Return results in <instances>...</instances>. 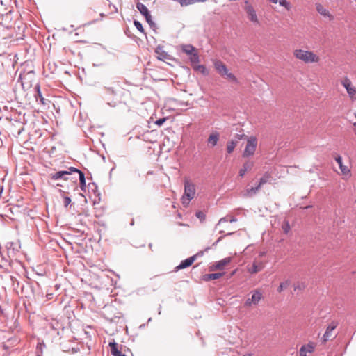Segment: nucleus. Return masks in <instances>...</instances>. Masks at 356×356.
<instances>
[{"label":"nucleus","mask_w":356,"mask_h":356,"mask_svg":"<svg viewBox=\"0 0 356 356\" xmlns=\"http://www.w3.org/2000/svg\"><path fill=\"white\" fill-rule=\"evenodd\" d=\"M125 90L119 81H115L111 86H104L102 92V98L110 107L114 108L122 102Z\"/></svg>","instance_id":"nucleus-1"},{"label":"nucleus","mask_w":356,"mask_h":356,"mask_svg":"<svg viewBox=\"0 0 356 356\" xmlns=\"http://www.w3.org/2000/svg\"><path fill=\"white\" fill-rule=\"evenodd\" d=\"M293 56L296 58L304 62L305 63H318L319 57L313 51H307L301 49H296L293 51Z\"/></svg>","instance_id":"nucleus-2"},{"label":"nucleus","mask_w":356,"mask_h":356,"mask_svg":"<svg viewBox=\"0 0 356 356\" xmlns=\"http://www.w3.org/2000/svg\"><path fill=\"white\" fill-rule=\"evenodd\" d=\"M257 145L256 137L251 136L248 138L246 147L243 153V157H248L254 154Z\"/></svg>","instance_id":"nucleus-3"},{"label":"nucleus","mask_w":356,"mask_h":356,"mask_svg":"<svg viewBox=\"0 0 356 356\" xmlns=\"http://www.w3.org/2000/svg\"><path fill=\"white\" fill-rule=\"evenodd\" d=\"M195 186L188 180L184 181V195L183 196V203H185L186 198L188 203L195 197Z\"/></svg>","instance_id":"nucleus-4"},{"label":"nucleus","mask_w":356,"mask_h":356,"mask_svg":"<svg viewBox=\"0 0 356 356\" xmlns=\"http://www.w3.org/2000/svg\"><path fill=\"white\" fill-rule=\"evenodd\" d=\"M136 8L140 14L145 17L146 22L149 24L150 27L154 29L156 28V24L153 22L147 6L145 4L138 2L136 3Z\"/></svg>","instance_id":"nucleus-5"},{"label":"nucleus","mask_w":356,"mask_h":356,"mask_svg":"<svg viewBox=\"0 0 356 356\" xmlns=\"http://www.w3.org/2000/svg\"><path fill=\"white\" fill-rule=\"evenodd\" d=\"M316 348V343L309 342L303 344L299 350V356H312Z\"/></svg>","instance_id":"nucleus-6"},{"label":"nucleus","mask_w":356,"mask_h":356,"mask_svg":"<svg viewBox=\"0 0 356 356\" xmlns=\"http://www.w3.org/2000/svg\"><path fill=\"white\" fill-rule=\"evenodd\" d=\"M203 253H204L203 252H197V254H194L193 256L190 257L181 261V263L177 266L175 267V271L177 272L179 270L184 269L187 267L191 266L193 264V263L195 261L197 257L202 256Z\"/></svg>","instance_id":"nucleus-7"},{"label":"nucleus","mask_w":356,"mask_h":356,"mask_svg":"<svg viewBox=\"0 0 356 356\" xmlns=\"http://www.w3.org/2000/svg\"><path fill=\"white\" fill-rule=\"evenodd\" d=\"M245 10L248 15V17L250 22H252L254 24H259V22L257 17V15L256 14V11L253 6L248 3V1H245Z\"/></svg>","instance_id":"nucleus-8"},{"label":"nucleus","mask_w":356,"mask_h":356,"mask_svg":"<svg viewBox=\"0 0 356 356\" xmlns=\"http://www.w3.org/2000/svg\"><path fill=\"white\" fill-rule=\"evenodd\" d=\"M251 293V298H248L245 302V307H251L252 305H257L263 298L262 293L259 290L252 291Z\"/></svg>","instance_id":"nucleus-9"},{"label":"nucleus","mask_w":356,"mask_h":356,"mask_svg":"<svg viewBox=\"0 0 356 356\" xmlns=\"http://www.w3.org/2000/svg\"><path fill=\"white\" fill-rule=\"evenodd\" d=\"M342 85L346 89V91L349 95V97L352 99H356V89L355 87L352 86L351 81L348 78H345L342 82Z\"/></svg>","instance_id":"nucleus-10"},{"label":"nucleus","mask_w":356,"mask_h":356,"mask_svg":"<svg viewBox=\"0 0 356 356\" xmlns=\"http://www.w3.org/2000/svg\"><path fill=\"white\" fill-rule=\"evenodd\" d=\"M213 64L216 70L221 76H225L227 74V67L221 60H213Z\"/></svg>","instance_id":"nucleus-11"},{"label":"nucleus","mask_w":356,"mask_h":356,"mask_svg":"<svg viewBox=\"0 0 356 356\" xmlns=\"http://www.w3.org/2000/svg\"><path fill=\"white\" fill-rule=\"evenodd\" d=\"M155 52L157 54V58L159 60H172L171 56L170 54H168L166 51H165L163 50V47H158L156 49Z\"/></svg>","instance_id":"nucleus-12"},{"label":"nucleus","mask_w":356,"mask_h":356,"mask_svg":"<svg viewBox=\"0 0 356 356\" xmlns=\"http://www.w3.org/2000/svg\"><path fill=\"white\" fill-rule=\"evenodd\" d=\"M231 262V257H226L217 261L211 268L212 270H222L225 266Z\"/></svg>","instance_id":"nucleus-13"},{"label":"nucleus","mask_w":356,"mask_h":356,"mask_svg":"<svg viewBox=\"0 0 356 356\" xmlns=\"http://www.w3.org/2000/svg\"><path fill=\"white\" fill-rule=\"evenodd\" d=\"M219 138H220V134L218 132H217V131L212 132L209 135V136L207 139L208 145H209L212 147H215L218 144Z\"/></svg>","instance_id":"nucleus-14"},{"label":"nucleus","mask_w":356,"mask_h":356,"mask_svg":"<svg viewBox=\"0 0 356 356\" xmlns=\"http://www.w3.org/2000/svg\"><path fill=\"white\" fill-rule=\"evenodd\" d=\"M316 8L317 12L321 15L325 17H327L329 20H332L334 19L333 16L330 13V12L325 8L321 4L316 3Z\"/></svg>","instance_id":"nucleus-15"},{"label":"nucleus","mask_w":356,"mask_h":356,"mask_svg":"<svg viewBox=\"0 0 356 356\" xmlns=\"http://www.w3.org/2000/svg\"><path fill=\"white\" fill-rule=\"evenodd\" d=\"M335 161L338 163V165L339 166V168H340V170L341 171V173L343 175H350V169L347 166L343 165L341 156H337L335 158Z\"/></svg>","instance_id":"nucleus-16"},{"label":"nucleus","mask_w":356,"mask_h":356,"mask_svg":"<svg viewBox=\"0 0 356 356\" xmlns=\"http://www.w3.org/2000/svg\"><path fill=\"white\" fill-rule=\"evenodd\" d=\"M264 268V265L262 262H254L251 266L248 268V271L250 274H254L262 270Z\"/></svg>","instance_id":"nucleus-17"},{"label":"nucleus","mask_w":356,"mask_h":356,"mask_svg":"<svg viewBox=\"0 0 356 356\" xmlns=\"http://www.w3.org/2000/svg\"><path fill=\"white\" fill-rule=\"evenodd\" d=\"M69 175V172H67L65 170L58 171L57 172H55L54 174H51L50 177L51 179L57 180V179H64L67 180Z\"/></svg>","instance_id":"nucleus-18"},{"label":"nucleus","mask_w":356,"mask_h":356,"mask_svg":"<svg viewBox=\"0 0 356 356\" xmlns=\"http://www.w3.org/2000/svg\"><path fill=\"white\" fill-rule=\"evenodd\" d=\"M115 309V308L112 306H105L104 307L103 314L108 320H110L111 321H113L115 318H120V316H111L110 315V313L113 312Z\"/></svg>","instance_id":"nucleus-19"},{"label":"nucleus","mask_w":356,"mask_h":356,"mask_svg":"<svg viewBox=\"0 0 356 356\" xmlns=\"http://www.w3.org/2000/svg\"><path fill=\"white\" fill-rule=\"evenodd\" d=\"M254 166V162L251 161H248L243 165L242 168L239 170V176L243 177L245 172L248 170H250Z\"/></svg>","instance_id":"nucleus-20"},{"label":"nucleus","mask_w":356,"mask_h":356,"mask_svg":"<svg viewBox=\"0 0 356 356\" xmlns=\"http://www.w3.org/2000/svg\"><path fill=\"white\" fill-rule=\"evenodd\" d=\"M35 93L34 95L35 98L37 101H38V99H40V102L42 104H44V98L43 97L41 90H40V84H36L35 86Z\"/></svg>","instance_id":"nucleus-21"},{"label":"nucleus","mask_w":356,"mask_h":356,"mask_svg":"<svg viewBox=\"0 0 356 356\" xmlns=\"http://www.w3.org/2000/svg\"><path fill=\"white\" fill-rule=\"evenodd\" d=\"M181 50L189 56L197 51L195 48L191 44H183L181 46Z\"/></svg>","instance_id":"nucleus-22"},{"label":"nucleus","mask_w":356,"mask_h":356,"mask_svg":"<svg viewBox=\"0 0 356 356\" xmlns=\"http://www.w3.org/2000/svg\"><path fill=\"white\" fill-rule=\"evenodd\" d=\"M260 186H257L255 187H251L250 188H247L245 193H243L244 197H251L253 195L256 194L257 192L260 189Z\"/></svg>","instance_id":"nucleus-23"},{"label":"nucleus","mask_w":356,"mask_h":356,"mask_svg":"<svg viewBox=\"0 0 356 356\" xmlns=\"http://www.w3.org/2000/svg\"><path fill=\"white\" fill-rule=\"evenodd\" d=\"M111 347V352L113 356H124L120 350H118L117 343L115 342H111L109 343Z\"/></svg>","instance_id":"nucleus-24"},{"label":"nucleus","mask_w":356,"mask_h":356,"mask_svg":"<svg viewBox=\"0 0 356 356\" xmlns=\"http://www.w3.org/2000/svg\"><path fill=\"white\" fill-rule=\"evenodd\" d=\"M223 275H224V273H222L206 274L204 275V280L205 281H209L211 280H216V279L221 277Z\"/></svg>","instance_id":"nucleus-25"},{"label":"nucleus","mask_w":356,"mask_h":356,"mask_svg":"<svg viewBox=\"0 0 356 356\" xmlns=\"http://www.w3.org/2000/svg\"><path fill=\"white\" fill-rule=\"evenodd\" d=\"M238 141L236 140H230L227 144V152L228 154H231L237 145Z\"/></svg>","instance_id":"nucleus-26"},{"label":"nucleus","mask_w":356,"mask_h":356,"mask_svg":"<svg viewBox=\"0 0 356 356\" xmlns=\"http://www.w3.org/2000/svg\"><path fill=\"white\" fill-rule=\"evenodd\" d=\"M79 181H80V187L81 191H86V178L85 175L83 172H80V175H79Z\"/></svg>","instance_id":"nucleus-27"},{"label":"nucleus","mask_w":356,"mask_h":356,"mask_svg":"<svg viewBox=\"0 0 356 356\" xmlns=\"http://www.w3.org/2000/svg\"><path fill=\"white\" fill-rule=\"evenodd\" d=\"M18 339L16 337H11L10 338L7 343H5L3 344V347L5 349L9 348L11 346H13L14 344L17 343Z\"/></svg>","instance_id":"nucleus-28"},{"label":"nucleus","mask_w":356,"mask_h":356,"mask_svg":"<svg viewBox=\"0 0 356 356\" xmlns=\"http://www.w3.org/2000/svg\"><path fill=\"white\" fill-rule=\"evenodd\" d=\"M189 59L193 66L196 65V64H197L200 62V57L197 52L196 51L193 54L190 56Z\"/></svg>","instance_id":"nucleus-29"},{"label":"nucleus","mask_w":356,"mask_h":356,"mask_svg":"<svg viewBox=\"0 0 356 356\" xmlns=\"http://www.w3.org/2000/svg\"><path fill=\"white\" fill-rule=\"evenodd\" d=\"M193 67L195 71H199L204 75L208 74V71H207V68L205 67V66L203 65H193Z\"/></svg>","instance_id":"nucleus-30"},{"label":"nucleus","mask_w":356,"mask_h":356,"mask_svg":"<svg viewBox=\"0 0 356 356\" xmlns=\"http://www.w3.org/2000/svg\"><path fill=\"white\" fill-rule=\"evenodd\" d=\"M270 178V175L268 172L265 173L264 175L260 179L258 186L261 187L264 184H266Z\"/></svg>","instance_id":"nucleus-31"},{"label":"nucleus","mask_w":356,"mask_h":356,"mask_svg":"<svg viewBox=\"0 0 356 356\" xmlns=\"http://www.w3.org/2000/svg\"><path fill=\"white\" fill-rule=\"evenodd\" d=\"M228 221H229L230 222H234L237 221V219L235 217H234V216L231 217L229 219H228L227 216L221 218L219 220V221H218V224L216 225V227L218 226H219L221 223L225 222H228Z\"/></svg>","instance_id":"nucleus-32"},{"label":"nucleus","mask_w":356,"mask_h":356,"mask_svg":"<svg viewBox=\"0 0 356 356\" xmlns=\"http://www.w3.org/2000/svg\"><path fill=\"white\" fill-rule=\"evenodd\" d=\"M337 323L335 321H332L328 325L324 334H330L331 332H332L334 330V329L337 327Z\"/></svg>","instance_id":"nucleus-33"},{"label":"nucleus","mask_w":356,"mask_h":356,"mask_svg":"<svg viewBox=\"0 0 356 356\" xmlns=\"http://www.w3.org/2000/svg\"><path fill=\"white\" fill-rule=\"evenodd\" d=\"M291 284L290 280H286L284 282H282L279 287L277 288V291L279 293L282 292L284 289H286Z\"/></svg>","instance_id":"nucleus-34"},{"label":"nucleus","mask_w":356,"mask_h":356,"mask_svg":"<svg viewBox=\"0 0 356 356\" xmlns=\"http://www.w3.org/2000/svg\"><path fill=\"white\" fill-rule=\"evenodd\" d=\"M278 3L281 6L286 8V10H289L291 9L290 3L286 0H279Z\"/></svg>","instance_id":"nucleus-35"},{"label":"nucleus","mask_w":356,"mask_h":356,"mask_svg":"<svg viewBox=\"0 0 356 356\" xmlns=\"http://www.w3.org/2000/svg\"><path fill=\"white\" fill-rule=\"evenodd\" d=\"M134 26H136V28L141 33H145V31H144V29L143 27V25L142 24L138 21V20H134Z\"/></svg>","instance_id":"nucleus-36"},{"label":"nucleus","mask_w":356,"mask_h":356,"mask_svg":"<svg viewBox=\"0 0 356 356\" xmlns=\"http://www.w3.org/2000/svg\"><path fill=\"white\" fill-rule=\"evenodd\" d=\"M178 1L182 6H186L195 3L194 0H178Z\"/></svg>","instance_id":"nucleus-37"},{"label":"nucleus","mask_w":356,"mask_h":356,"mask_svg":"<svg viewBox=\"0 0 356 356\" xmlns=\"http://www.w3.org/2000/svg\"><path fill=\"white\" fill-rule=\"evenodd\" d=\"M225 76H226L228 79H229L232 81H234L235 83L238 82V80H237L236 77L234 76V74L231 72H229L228 71L227 72V74H225Z\"/></svg>","instance_id":"nucleus-38"},{"label":"nucleus","mask_w":356,"mask_h":356,"mask_svg":"<svg viewBox=\"0 0 356 356\" xmlns=\"http://www.w3.org/2000/svg\"><path fill=\"white\" fill-rule=\"evenodd\" d=\"M305 284L303 282H302V283L298 282L294 284V291L302 290L303 289H305Z\"/></svg>","instance_id":"nucleus-39"},{"label":"nucleus","mask_w":356,"mask_h":356,"mask_svg":"<svg viewBox=\"0 0 356 356\" xmlns=\"http://www.w3.org/2000/svg\"><path fill=\"white\" fill-rule=\"evenodd\" d=\"M67 172H69V175H71L72 172H76L79 175H80V172H81L80 170L74 168V167H70L68 168V170H66Z\"/></svg>","instance_id":"nucleus-40"},{"label":"nucleus","mask_w":356,"mask_h":356,"mask_svg":"<svg viewBox=\"0 0 356 356\" xmlns=\"http://www.w3.org/2000/svg\"><path fill=\"white\" fill-rule=\"evenodd\" d=\"M195 216L200 220V221H203L205 220V215L203 212L202 211H197L195 213Z\"/></svg>","instance_id":"nucleus-41"},{"label":"nucleus","mask_w":356,"mask_h":356,"mask_svg":"<svg viewBox=\"0 0 356 356\" xmlns=\"http://www.w3.org/2000/svg\"><path fill=\"white\" fill-rule=\"evenodd\" d=\"M71 202V198L70 197H64V206L67 207Z\"/></svg>","instance_id":"nucleus-42"},{"label":"nucleus","mask_w":356,"mask_h":356,"mask_svg":"<svg viewBox=\"0 0 356 356\" xmlns=\"http://www.w3.org/2000/svg\"><path fill=\"white\" fill-rule=\"evenodd\" d=\"M165 118H160L155 122V124L158 126H161L165 122Z\"/></svg>","instance_id":"nucleus-43"},{"label":"nucleus","mask_w":356,"mask_h":356,"mask_svg":"<svg viewBox=\"0 0 356 356\" xmlns=\"http://www.w3.org/2000/svg\"><path fill=\"white\" fill-rule=\"evenodd\" d=\"M283 229L286 234L289 232V231L290 229L289 223H286L285 225L283 226Z\"/></svg>","instance_id":"nucleus-44"},{"label":"nucleus","mask_w":356,"mask_h":356,"mask_svg":"<svg viewBox=\"0 0 356 356\" xmlns=\"http://www.w3.org/2000/svg\"><path fill=\"white\" fill-rule=\"evenodd\" d=\"M245 136L244 134H236V138L238 139V140H241L243 137H245Z\"/></svg>","instance_id":"nucleus-45"},{"label":"nucleus","mask_w":356,"mask_h":356,"mask_svg":"<svg viewBox=\"0 0 356 356\" xmlns=\"http://www.w3.org/2000/svg\"><path fill=\"white\" fill-rule=\"evenodd\" d=\"M3 192V186L0 184V197L2 195Z\"/></svg>","instance_id":"nucleus-46"},{"label":"nucleus","mask_w":356,"mask_h":356,"mask_svg":"<svg viewBox=\"0 0 356 356\" xmlns=\"http://www.w3.org/2000/svg\"><path fill=\"white\" fill-rule=\"evenodd\" d=\"M222 237H220L214 243H213V245H216L221 239H222Z\"/></svg>","instance_id":"nucleus-47"},{"label":"nucleus","mask_w":356,"mask_h":356,"mask_svg":"<svg viewBox=\"0 0 356 356\" xmlns=\"http://www.w3.org/2000/svg\"><path fill=\"white\" fill-rule=\"evenodd\" d=\"M195 3L196 2H205L207 0H194Z\"/></svg>","instance_id":"nucleus-48"},{"label":"nucleus","mask_w":356,"mask_h":356,"mask_svg":"<svg viewBox=\"0 0 356 356\" xmlns=\"http://www.w3.org/2000/svg\"><path fill=\"white\" fill-rule=\"evenodd\" d=\"M270 2H272L273 3H278L279 0H270Z\"/></svg>","instance_id":"nucleus-49"},{"label":"nucleus","mask_w":356,"mask_h":356,"mask_svg":"<svg viewBox=\"0 0 356 356\" xmlns=\"http://www.w3.org/2000/svg\"><path fill=\"white\" fill-rule=\"evenodd\" d=\"M180 104H181V105H186V106H188V102H181Z\"/></svg>","instance_id":"nucleus-50"},{"label":"nucleus","mask_w":356,"mask_h":356,"mask_svg":"<svg viewBox=\"0 0 356 356\" xmlns=\"http://www.w3.org/2000/svg\"><path fill=\"white\" fill-rule=\"evenodd\" d=\"M243 356H252V354H245Z\"/></svg>","instance_id":"nucleus-51"},{"label":"nucleus","mask_w":356,"mask_h":356,"mask_svg":"<svg viewBox=\"0 0 356 356\" xmlns=\"http://www.w3.org/2000/svg\"><path fill=\"white\" fill-rule=\"evenodd\" d=\"M234 232H229L227 235H232Z\"/></svg>","instance_id":"nucleus-52"},{"label":"nucleus","mask_w":356,"mask_h":356,"mask_svg":"<svg viewBox=\"0 0 356 356\" xmlns=\"http://www.w3.org/2000/svg\"><path fill=\"white\" fill-rule=\"evenodd\" d=\"M125 330H126V332H127V331H128V328H127V326H125Z\"/></svg>","instance_id":"nucleus-53"},{"label":"nucleus","mask_w":356,"mask_h":356,"mask_svg":"<svg viewBox=\"0 0 356 356\" xmlns=\"http://www.w3.org/2000/svg\"><path fill=\"white\" fill-rule=\"evenodd\" d=\"M220 233H224V230H220Z\"/></svg>","instance_id":"nucleus-54"},{"label":"nucleus","mask_w":356,"mask_h":356,"mask_svg":"<svg viewBox=\"0 0 356 356\" xmlns=\"http://www.w3.org/2000/svg\"><path fill=\"white\" fill-rule=\"evenodd\" d=\"M92 185L94 186L95 187H96V185L95 183H92Z\"/></svg>","instance_id":"nucleus-55"},{"label":"nucleus","mask_w":356,"mask_h":356,"mask_svg":"<svg viewBox=\"0 0 356 356\" xmlns=\"http://www.w3.org/2000/svg\"><path fill=\"white\" fill-rule=\"evenodd\" d=\"M131 225H134V220H132V221H131Z\"/></svg>","instance_id":"nucleus-56"}]
</instances>
